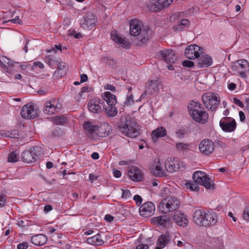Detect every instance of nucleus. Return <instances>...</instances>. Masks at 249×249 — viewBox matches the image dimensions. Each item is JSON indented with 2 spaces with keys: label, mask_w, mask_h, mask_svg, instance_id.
<instances>
[{
  "label": "nucleus",
  "mask_w": 249,
  "mask_h": 249,
  "mask_svg": "<svg viewBox=\"0 0 249 249\" xmlns=\"http://www.w3.org/2000/svg\"><path fill=\"white\" fill-rule=\"evenodd\" d=\"M119 129L122 134L127 137L136 138L140 134L139 124L129 115L122 116Z\"/></svg>",
  "instance_id": "f257e3e1"
},
{
  "label": "nucleus",
  "mask_w": 249,
  "mask_h": 249,
  "mask_svg": "<svg viewBox=\"0 0 249 249\" xmlns=\"http://www.w3.org/2000/svg\"><path fill=\"white\" fill-rule=\"evenodd\" d=\"M130 34L133 36H142L140 40L137 43V46L146 44L152 35V31L147 26L141 27V22L137 19L131 20L130 22Z\"/></svg>",
  "instance_id": "f03ea898"
},
{
  "label": "nucleus",
  "mask_w": 249,
  "mask_h": 249,
  "mask_svg": "<svg viewBox=\"0 0 249 249\" xmlns=\"http://www.w3.org/2000/svg\"><path fill=\"white\" fill-rule=\"evenodd\" d=\"M188 108L190 115L194 121L201 124L207 122L208 114L199 102L192 101L189 104Z\"/></svg>",
  "instance_id": "7ed1b4c3"
},
{
  "label": "nucleus",
  "mask_w": 249,
  "mask_h": 249,
  "mask_svg": "<svg viewBox=\"0 0 249 249\" xmlns=\"http://www.w3.org/2000/svg\"><path fill=\"white\" fill-rule=\"evenodd\" d=\"M180 202L175 196L166 197L160 203L159 208L161 213L166 214L176 211L179 207Z\"/></svg>",
  "instance_id": "20e7f679"
},
{
  "label": "nucleus",
  "mask_w": 249,
  "mask_h": 249,
  "mask_svg": "<svg viewBox=\"0 0 249 249\" xmlns=\"http://www.w3.org/2000/svg\"><path fill=\"white\" fill-rule=\"evenodd\" d=\"M204 106L208 109L215 112L218 107L220 100L217 94L211 92L204 93L201 97Z\"/></svg>",
  "instance_id": "39448f33"
},
{
  "label": "nucleus",
  "mask_w": 249,
  "mask_h": 249,
  "mask_svg": "<svg viewBox=\"0 0 249 249\" xmlns=\"http://www.w3.org/2000/svg\"><path fill=\"white\" fill-rule=\"evenodd\" d=\"M193 179L195 183L204 187L207 189H214L215 184L206 173L196 171L193 175Z\"/></svg>",
  "instance_id": "423d86ee"
},
{
  "label": "nucleus",
  "mask_w": 249,
  "mask_h": 249,
  "mask_svg": "<svg viewBox=\"0 0 249 249\" xmlns=\"http://www.w3.org/2000/svg\"><path fill=\"white\" fill-rule=\"evenodd\" d=\"M62 108L61 100L59 98H51L45 103L43 112L49 115H53L60 112Z\"/></svg>",
  "instance_id": "0eeeda50"
},
{
  "label": "nucleus",
  "mask_w": 249,
  "mask_h": 249,
  "mask_svg": "<svg viewBox=\"0 0 249 249\" xmlns=\"http://www.w3.org/2000/svg\"><path fill=\"white\" fill-rule=\"evenodd\" d=\"M231 69L234 74L242 78H246L249 72V63L245 59H239L233 63Z\"/></svg>",
  "instance_id": "6e6552de"
},
{
  "label": "nucleus",
  "mask_w": 249,
  "mask_h": 249,
  "mask_svg": "<svg viewBox=\"0 0 249 249\" xmlns=\"http://www.w3.org/2000/svg\"><path fill=\"white\" fill-rule=\"evenodd\" d=\"M42 149L40 146H34L22 154L23 160L27 163H32L36 161L42 154Z\"/></svg>",
  "instance_id": "1a4fd4ad"
},
{
  "label": "nucleus",
  "mask_w": 249,
  "mask_h": 249,
  "mask_svg": "<svg viewBox=\"0 0 249 249\" xmlns=\"http://www.w3.org/2000/svg\"><path fill=\"white\" fill-rule=\"evenodd\" d=\"M97 18L93 14L87 13L81 19L80 24L83 29L89 30L97 26Z\"/></svg>",
  "instance_id": "9d476101"
},
{
  "label": "nucleus",
  "mask_w": 249,
  "mask_h": 249,
  "mask_svg": "<svg viewBox=\"0 0 249 249\" xmlns=\"http://www.w3.org/2000/svg\"><path fill=\"white\" fill-rule=\"evenodd\" d=\"M219 126L225 132H232L235 130L237 125L234 119L232 117H223L219 122Z\"/></svg>",
  "instance_id": "9b49d317"
},
{
  "label": "nucleus",
  "mask_w": 249,
  "mask_h": 249,
  "mask_svg": "<svg viewBox=\"0 0 249 249\" xmlns=\"http://www.w3.org/2000/svg\"><path fill=\"white\" fill-rule=\"evenodd\" d=\"M200 152L204 156H210L214 150V144L210 139L206 138L201 140L199 144Z\"/></svg>",
  "instance_id": "f8f14e48"
},
{
  "label": "nucleus",
  "mask_w": 249,
  "mask_h": 249,
  "mask_svg": "<svg viewBox=\"0 0 249 249\" xmlns=\"http://www.w3.org/2000/svg\"><path fill=\"white\" fill-rule=\"evenodd\" d=\"M20 114L26 119H33L38 116L37 110L33 104L24 105L21 108Z\"/></svg>",
  "instance_id": "ddd939ff"
},
{
  "label": "nucleus",
  "mask_w": 249,
  "mask_h": 249,
  "mask_svg": "<svg viewBox=\"0 0 249 249\" xmlns=\"http://www.w3.org/2000/svg\"><path fill=\"white\" fill-rule=\"evenodd\" d=\"M105 102L98 98L90 100L88 103V108L89 111L93 113H100L105 108Z\"/></svg>",
  "instance_id": "4468645a"
},
{
  "label": "nucleus",
  "mask_w": 249,
  "mask_h": 249,
  "mask_svg": "<svg viewBox=\"0 0 249 249\" xmlns=\"http://www.w3.org/2000/svg\"><path fill=\"white\" fill-rule=\"evenodd\" d=\"M202 53V48L196 45H189L185 50V55L189 59L198 58Z\"/></svg>",
  "instance_id": "2eb2a0df"
},
{
  "label": "nucleus",
  "mask_w": 249,
  "mask_h": 249,
  "mask_svg": "<svg viewBox=\"0 0 249 249\" xmlns=\"http://www.w3.org/2000/svg\"><path fill=\"white\" fill-rule=\"evenodd\" d=\"M155 211V206L151 201H147L142 204L139 208L140 215L144 217L152 216Z\"/></svg>",
  "instance_id": "dca6fc26"
},
{
  "label": "nucleus",
  "mask_w": 249,
  "mask_h": 249,
  "mask_svg": "<svg viewBox=\"0 0 249 249\" xmlns=\"http://www.w3.org/2000/svg\"><path fill=\"white\" fill-rule=\"evenodd\" d=\"M151 221L152 224L164 228L169 227L172 224L171 217L167 214L153 217Z\"/></svg>",
  "instance_id": "f3484780"
},
{
  "label": "nucleus",
  "mask_w": 249,
  "mask_h": 249,
  "mask_svg": "<svg viewBox=\"0 0 249 249\" xmlns=\"http://www.w3.org/2000/svg\"><path fill=\"white\" fill-rule=\"evenodd\" d=\"M46 60L50 65H53V63H55L57 65V70L55 72L60 73L61 76L66 74L67 68L66 67L65 63L55 60L54 57L52 55H48Z\"/></svg>",
  "instance_id": "a211bd4d"
},
{
  "label": "nucleus",
  "mask_w": 249,
  "mask_h": 249,
  "mask_svg": "<svg viewBox=\"0 0 249 249\" xmlns=\"http://www.w3.org/2000/svg\"><path fill=\"white\" fill-rule=\"evenodd\" d=\"M173 220L178 226L182 227H186L188 224L187 215L181 211L175 212L173 216Z\"/></svg>",
  "instance_id": "6ab92c4d"
},
{
  "label": "nucleus",
  "mask_w": 249,
  "mask_h": 249,
  "mask_svg": "<svg viewBox=\"0 0 249 249\" xmlns=\"http://www.w3.org/2000/svg\"><path fill=\"white\" fill-rule=\"evenodd\" d=\"M159 54L167 63H174L176 59L175 52L171 49L160 51Z\"/></svg>",
  "instance_id": "aec40b11"
},
{
  "label": "nucleus",
  "mask_w": 249,
  "mask_h": 249,
  "mask_svg": "<svg viewBox=\"0 0 249 249\" xmlns=\"http://www.w3.org/2000/svg\"><path fill=\"white\" fill-rule=\"evenodd\" d=\"M181 166V163L179 159L177 158H174L173 160L172 158L167 160L165 162V167L167 170L169 172L172 173L177 171L179 169Z\"/></svg>",
  "instance_id": "412c9836"
},
{
  "label": "nucleus",
  "mask_w": 249,
  "mask_h": 249,
  "mask_svg": "<svg viewBox=\"0 0 249 249\" xmlns=\"http://www.w3.org/2000/svg\"><path fill=\"white\" fill-rule=\"evenodd\" d=\"M173 0H157L154 4L151 3L150 9L154 12H158L162 9L168 7Z\"/></svg>",
  "instance_id": "4be33fe9"
},
{
  "label": "nucleus",
  "mask_w": 249,
  "mask_h": 249,
  "mask_svg": "<svg viewBox=\"0 0 249 249\" xmlns=\"http://www.w3.org/2000/svg\"><path fill=\"white\" fill-rule=\"evenodd\" d=\"M97 134L100 137L107 136L112 131L111 126L107 123H102L98 126Z\"/></svg>",
  "instance_id": "5701e85b"
},
{
  "label": "nucleus",
  "mask_w": 249,
  "mask_h": 249,
  "mask_svg": "<svg viewBox=\"0 0 249 249\" xmlns=\"http://www.w3.org/2000/svg\"><path fill=\"white\" fill-rule=\"evenodd\" d=\"M127 175L134 181H141L143 178L141 170L136 166H131L128 171Z\"/></svg>",
  "instance_id": "b1692460"
},
{
  "label": "nucleus",
  "mask_w": 249,
  "mask_h": 249,
  "mask_svg": "<svg viewBox=\"0 0 249 249\" xmlns=\"http://www.w3.org/2000/svg\"><path fill=\"white\" fill-rule=\"evenodd\" d=\"M198 61L197 66L201 68L209 67L213 62L212 57L205 54H202Z\"/></svg>",
  "instance_id": "393cba45"
},
{
  "label": "nucleus",
  "mask_w": 249,
  "mask_h": 249,
  "mask_svg": "<svg viewBox=\"0 0 249 249\" xmlns=\"http://www.w3.org/2000/svg\"><path fill=\"white\" fill-rule=\"evenodd\" d=\"M177 150L183 154H186L189 151H193L195 146L193 143L177 142L175 144Z\"/></svg>",
  "instance_id": "a878e982"
},
{
  "label": "nucleus",
  "mask_w": 249,
  "mask_h": 249,
  "mask_svg": "<svg viewBox=\"0 0 249 249\" xmlns=\"http://www.w3.org/2000/svg\"><path fill=\"white\" fill-rule=\"evenodd\" d=\"M111 39L119 45L125 49H128L130 48L131 44L127 41L125 40L124 38H123L119 35L116 33L112 34L111 35Z\"/></svg>",
  "instance_id": "bb28decb"
},
{
  "label": "nucleus",
  "mask_w": 249,
  "mask_h": 249,
  "mask_svg": "<svg viewBox=\"0 0 249 249\" xmlns=\"http://www.w3.org/2000/svg\"><path fill=\"white\" fill-rule=\"evenodd\" d=\"M204 214V210H197L195 211L193 213V219L195 223L199 226L206 225V222L207 223V221H205L204 222L203 221V222H202Z\"/></svg>",
  "instance_id": "cd10ccee"
},
{
  "label": "nucleus",
  "mask_w": 249,
  "mask_h": 249,
  "mask_svg": "<svg viewBox=\"0 0 249 249\" xmlns=\"http://www.w3.org/2000/svg\"><path fill=\"white\" fill-rule=\"evenodd\" d=\"M170 240L169 234H161L158 239L156 247L155 249H162L169 242Z\"/></svg>",
  "instance_id": "c85d7f7f"
},
{
  "label": "nucleus",
  "mask_w": 249,
  "mask_h": 249,
  "mask_svg": "<svg viewBox=\"0 0 249 249\" xmlns=\"http://www.w3.org/2000/svg\"><path fill=\"white\" fill-rule=\"evenodd\" d=\"M203 221L204 222L207 221L206 222V225H203V226H209L214 225L216 222V218L214 213H210L209 211H204V214H203Z\"/></svg>",
  "instance_id": "c756f323"
},
{
  "label": "nucleus",
  "mask_w": 249,
  "mask_h": 249,
  "mask_svg": "<svg viewBox=\"0 0 249 249\" xmlns=\"http://www.w3.org/2000/svg\"><path fill=\"white\" fill-rule=\"evenodd\" d=\"M103 100L106 101L107 105H116L117 103V98L115 95L109 91H106L102 94Z\"/></svg>",
  "instance_id": "7c9ffc66"
},
{
  "label": "nucleus",
  "mask_w": 249,
  "mask_h": 249,
  "mask_svg": "<svg viewBox=\"0 0 249 249\" xmlns=\"http://www.w3.org/2000/svg\"><path fill=\"white\" fill-rule=\"evenodd\" d=\"M166 133L165 128L163 126H160L152 131L151 137L153 140L156 142L158 138L165 136Z\"/></svg>",
  "instance_id": "2f4dec72"
},
{
  "label": "nucleus",
  "mask_w": 249,
  "mask_h": 249,
  "mask_svg": "<svg viewBox=\"0 0 249 249\" xmlns=\"http://www.w3.org/2000/svg\"><path fill=\"white\" fill-rule=\"evenodd\" d=\"M31 242L36 246H42L47 241V237L43 234H37L33 236L31 239Z\"/></svg>",
  "instance_id": "473e14b6"
},
{
  "label": "nucleus",
  "mask_w": 249,
  "mask_h": 249,
  "mask_svg": "<svg viewBox=\"0 0 249 249\" xmlns=\"http://www.w3.org/2000/svg\"><path fill=\"white\" fill-rule=\"evenodd\" d=\"M86 242L88 244L94 246H101L104 244V241L100 233H97L94 236L88 238Z\"/></svg>",
  "instance_id": "72a5a7b5"
},
{
  "label": "nucleus",
  "mask_w": 249,
  "mask_h": 249,
  "mask_svg": "<svg viewBox=\"0 0 249 249\" xmlns=\"http://www.w3.org/2000/svg\"><path fill=\"white\" fill-rule=\"evenodd\" d=\"M83 128L85 130L87 131V132L89 133L87 134L89 138H92V136L91 135L94 133L95 132H96L98 129V126L93 124L91 122H87L83 124Z\"/></svg>",
  "instance_id": "f704fd0d"
},
{
  "label": "nucleus",
  "mask_w": 249,
  "mask_h": 249,
  "mask_svg": "<svg viewBox=\"0 0 249 249\" xmlns=\"http://www.w3.org/2000/svg\"><path fill=\"white\" fill-rule=\"evenodd\" d=\"M190 25V21L186 18H184L178 21V24L176 26H174L173 28L174 30L182 31L184 30L185 27H188Z\"/></svg>",
  "instance_id": "c9c22d12"
},
{
  "label": "nucleus",
  "mask_w": 249,
  "mask_h": 249,
  "mask_svg": "<svg viewBox=\"0 0 249 249\" xmlns=\"http://www.w3.org/2000/svg\"><path fill=\"white\" fill-rule=\"evenodd\" d=\"M104 110L108 117H115L118 114V109L115 105H107V107L105 105Z\"/></svg>",
  "instance_id": "e433bc0d"
},
{
  "label": "nucleus",
  "mask_w": 249,
  "mask_h": 249,
  "mask_svg": "<svg viewBox=\"0 0 249 249\" xmlns=\"http://www.w3.org/2000/svg\"><path fill=\"white\" fill-rule=\"evenodd\" d=\"M102 61L106 63L108 67L111 68L115 69L116 67V61L113 59L109 58L107 56H103L102 57Z\"/></svg>",
  "instance_id": "4c0bfd02"
},
{
  "label": "nucleus",
  "mask_w": 249,
  "mask_h": 249,
  "mask_svg": "<svg viewBox=\"0 0 249 249\" xmlns=\"http://www.w3.org/2000/svg\"><path fill=\"white\" fill-rule=\"evenodd\" d=\"M19 156L16 151H13L8 156L7 161L9 162H16L18 160Z\"/></svg>",
  "instance_id": "58836bf2"
},
{
  "label": "nucleus",
  "mask_w": 249,
  "mask_h": 249,
  "mask_svg": "<svg viewBox=\"0 0 249 249\" xmlns=\"http://www.w3.org/2000/svg\"><path fill=\"white\" fill-rule=\"evenodd\" d=\"M153 174L157 177H163L165 173L160 165H156L152 170Z\"/></svg>",
  "instance_id": "ea45409f"
},
{
  "label": "nucleus",
  "mask_w": 249,
  "mask_h": 249,
  "mask_svg": "<svg viewBox=\"0 0 249 249\" xmlns=\"http://www.w3.org/2000/svg\"><path fill=\"white\" fill-rule=\"evenodd\" d=\"M185 186L187 189H189L191 191H195L196 192L199 191V187L198 184L196 183H195L194 182H192L191 181H187L185 183Z\"/></svg>",
  "instance_id": "a19ab883"
},
{
  "label": "nucleus",
  "mask_w": 249,
  "mask_h": 249,
  "mask_svg": "<svg viewBox=\"0 0 249 249\" xmlns=\"http://www.w3.org/2000/svg\"><path fill=\"white\" fill-rule=\"evenodd\" d=\"M66 117L63 116H56L52 118V122L55 124H63L66 122Z\"/></svg>",
  "instance_id": "79ce46f5"
},
{
  "label": "nucleus",
  "mask_w": 249,
  "mask_h": 249,
  "mask_svg": "<svg viewBox=\"0 0 249 249\" xmlns=\"http://www.w3.org/2000/svg\"><path fill=\"white\" fill-rule=\"evenodd\" d=\"M124 106H130L134 103L132 94H127L125 100L124 102Z\"/></svg>",
  "instance_id": "37998d69"
},
{
  "label": "nucleus",
  "mask_w": 249,
  "mask_h": 249,
  "mask_svg": "<svg viewBox=\"0 0 249 249\" xmlns=\"http://www.w3.org/2000/svg\"><path fill=\"white\" fill-rule=\"evenodd\" d=\"M93 90V88H92L91 87H89L88 86H86L82 87L81 89L80 92L79 93V97L78 99H80V98H81L82 97L83 93H84L85 92H92Z\"/></svg>",
  "instance_id": "c03bdc74"
},
{
  "label": "nucleus",
  "mask_w": 249,
  "mask_h": 249,
  "mask_svg": "<svg viewBox=\"0 0 249 249\" xmlns=\"http://www.w3.org/2000/svg\"><path fill=\"white\" fill-rule=\"evenodd\" d=\"M1 65L2 67L7 68L10 66V60L5 56H2L0 60Z\"/></svg>",
  "instance_id": "a18cd8bd"
},
{
  "label": "nucleus",
  "mask_w": 249,
  "mask_h": 249,
  "mask_svg": "<svg viewBox=\"0 0 249 249\" xmlns=\"http://www.w3.org/2000/svg\"><path fill=\"white\" fill-rule=\"evenodd\" d=\"M36 67H38L40 69H43L44 68V65L40 61H36L34 62L33 65L31 66V70L34 71Z\"/></svg>",
  "instance_id": "49530a36"
},
{
  "label": "nucleus",
  "mask_w": 249,
  "mask_h": 249,
  "mask_svg": "<svg viewBox=\"0 0 249 249\" xmlns=\"http://www.w3.org/2000/svg\"><path fill=\"white\" fill-rule=\"evenodd\" d=\"M122 197L123 198L127 199L131 197V194L130 191L127 189H122Z\"/></svg>",
  "instance_id": "de8ad7c7"
},
{
  "label": "nucleus",
  "mask_w": 249,
  "mask_h": 249,
  "mask_svg": "<svg viewBox=\"0 0 249 249\" xmlns=\"http://www.w3.org/2000/svg\"><path fill=\"white\" fill-rule=\"evenodd\" d=\"M187 131L185 129H179L176 131V134L177 137L180 139L183 138Z\"/></svg>",
  "instance_id": "09e8293b"
},
{
  "label": "nucleus",
  "mask_w": 249,
  "mask_h": 249,
  "mask_svg": "<svg viewBox=\"0 0 249 249\" xmlns=\"http://www.w3.org/2000/svg\"><path fill=\"white\" fill-rule=\"evenodd\" d=\"M243 218L246 221H249V206L245 208L243 213Z\"/></svg>",
  "instance_id": "8fccbe9b"
},
{
  "label": "nucleus",
  "mask_w": 249,
  "mask_h": 249,
  "mask_svg": "<svg viewBox=\"0 0 249 249\" xmlns=\"http://www.w3.org/2000/svg\"><path fill=\"white\" fill-rule=\"evenodd\" d=\"M133 200L135 201L136 204L137 206H140L142 201V197L138 195H136L134 196Z\"/></svg>",
  "instance_id": "3c124183"
},
{
  "label": "nucleus",
  "mask_w": 249,
  "mask_h": 249,
  "mask_svg": "<svg viewBox=\"0 0 249 249\" xmlns=\"http://www.w3.org/2000/svg\"><path fill=\"white\" fill-rule=\"evenodd\" d=\"M231 101L233 103H234L235 105H236L237 106H238V107H244L243 103L239 99H238L236 97H233Z\"/></svg>",
  "instance_id": "603ef678"
},
{
  "label": "nucleus",
  "mask_w": 249,
  "mask_h": 249,
  "mask_svg": "<svg viewBox=\"0 0 249 249\" xmlns=\"http://www.w3.org/2000/svg\"><path fill=\"white\" fill-rule=\"evenodd\" d=\"M17 225L20 227L23 228L28 226V223L27 220H24L23 219H19L18 221Z\"/></svg>",
  "instance_id": "864d4df0"
},
{
  "label": "nucleus",
  "mask_w": 249,
  "mask_h": 249,
  "mask_svg": "<svg viewBox=\"0 0 249 249\" xmlns=\"http://www.w3.org/2000/svg\"><path fill=\"white\" fill-rule=\"evenodd\" d=\"M182 64L183 66L188 68H191L194 65L193 62L188 60H185L183 61Z\"/></svg>",
  "instance_id": "5fc2aeb1"
},
{
  "label": "nucleus",
  "mask_w": 249,
  "mask_h": 249,
  "mask_svg": "<svg viewBox=\"0 0 249 249\" xmlns=\"http://www.w3.org/2000/svg\"><path fill=\"white\" fill-rule=\"evenodd\" d=\"M104 89L106 90H108L112 92H115L116 91V88L115 87L110 84H107L104 86Z\"/></svg>",
  "instance_id": "6e6d98bb"
},
{
  "label": "nucleus",
  "mask_w": 249,
  "mask_h": 249,
  "mask_svg": "<svg viewBox=\"0 0 249 249\" xmlns=\"http://www.w3.org/2000/svg\"><path fill=\"white\" fill-rule=\"evenodd\" d=\"M7 196L6 195H0V207L4 206L6 203Z\"/></svg>",
  "instance_id": "4d7b16f0"
},
{
  "label": "nucleus",
  "mask_w": 249,
  "mask_h": 249,
  "mask_svg": "<svg viewBox=\"0 0 249 249\" xmlns=\"http://www.w3.org/2000/svg\"><path fill=\"white\" fill-rule=\"evenodd\" d=\"M7 22L20 24L21 23L22 21L21 20H19L18 16H16L14 18L9 20L7 21Z\"/></svg>",
  "instance_id": "13d9d810"
},
{
  "label": "nucleus",
  "mask_w": 249,
  "mask_h": 249,
  "mask_svg": "<svg viewBox=\"0 0 249 249\" xmlns=\"http://www.w3.org/2000/svg\"><path fill=\"white\" fill-rule=\"evenodd\" d=\"M28 247V244L27 242H22L18 245V249H27Z\"/></svg>",
  "instance_id": "bf43d9fd"
},
{
  "label": "nucleus",
  "mask_w": 249,
  "mask_h": 249,
  "mask_svg": "<svg viewBox=\"0 0 249 249\" xmlns=\"http://www.w3.org/2000/svg\"><path fill=\"white\" fill-rule=\"evenodd\" d=\"M98 178V176H96L93 173L89 174V179L91 183H93L94 181L96 180Z\"/></svg>",
  "instance_id": "052dcab7"
},
{
  "label": "nucleus",
  "mask_w": 249,
  "mask_h": 249,
  "mask_svg": "<svg viewBox=\"0 0 249 249\" xmlns=\"http://www.w3.org/2000/svg\"><path fill=\"white\" fill-rule=\"evenodd\" d=\"M113 176L115 178H119L121 177L122 173L119 170H113Z\"/></svg>",
  "instance_id": "680f3d73"
},
{
  "label": "nucleus",
  "mask_w": 249,
  "mask_h": 249,
  "mask_svg": "<svg viewBox=\"0 0 249 249\" xmlns=\"http://www.w3.org/2000/svg\"><path fill=\"white\" fill-rule=\"evenodd\" d=\"M239 115L240 118V121L243 122L246 120V116L245 113L242 111H240L239 112Z\"/></svg>",
  "instance_id": "e2e57ef3"
},
{
  "label": "nucleus",
  "mask_w": 249,
  "mask_h": 249,
  "mask_svg": "<svg viewBox=\"0 0 249 249\" xmlns=\"http://www.w3.org/2000/svg\"><path fill=\"white\" fill-rule=\"evenodd\" d=\"M104 219L106 221L110 222L113 220L114 217L111 215L107 214L105 215Z\"/></svg>",
  "instance_id": "0e129e2a"
},
{
  "label": "nucleus",
  "mask_w": 249,
  "mask_h": 249,
  "mask_svg": "<svg viewBox=\"0 0 249 249\" xmlns=\"http://www.w3.org/2000/svg\"><path fill=\"white\" fill-rule=\"evenodd\" d=\"M149 246L146 244H139L136 246V249H148Z\"/></svg>",
  "instance_id": "69168bd1"
},
{
  "label": "nucleus",
  "mask_w": 249,
  "mask_h": 249,
  "mask_svg": "<svg viewBox=\"0 0 249 249\" xmlns=\"http://www.w3.org/2000/svg\"><path fill=\"white\" fill-rule=\"evenodd\" d=\"M88 79V77L87 74H82L80 75V83H83L86 82Z\"/></svg>",
  "instance_id": "338daca9"
},
{
  "label": "nucleus",
  "mask_w": 249,
  "mask_h": 249,
  "mask_svg": "<svg viewBox=\"0 0 249 249\" xmlns=\"http://www.w3.org/2000/svg\"><path fill=\"white\" fill-rule=\"evenodd\" d=\"M53 209V207L50 205H46L44 207V211L45 213H47Z\"/></svg>",
  "instance_id": "774afa93"
}]
</instances>
